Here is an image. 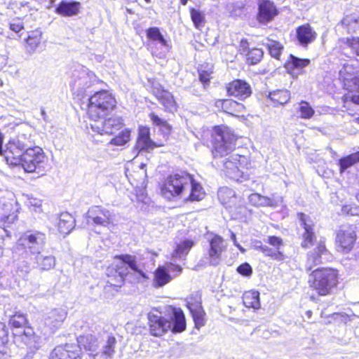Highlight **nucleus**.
Returning a JSON list of instances; mask_svg holds the SVG:
<instances>
[{
  "mask_svg": "<svg viewBox=\"0 0 359 359\" xmlns=\"http://www.w3.org/2000/svg\"><path fill=\"white\" fill-rule=\"evenodd\" d=\"M11 318L9 323L15 328L24 327L23 332L19 333L21 341L29 346L36 348L38 342V337L34 334L33 329L30 327H25L27 323L26 317L21 313H15L14 315H8Z\"/></svg>",
  "mask_w": 359,
  "mask_h": 359,
  "instance_id": "obj_10",
  "label": "nucleus"
},
{
  "mask_svg": "<svg viewBox=\"0 0 359 359\" xmlns=\"http://www.w3.org/2000/svg\"><path fill=\"white\" fill-rule=\"evenodd\" d=\"M228 95L244 100L248 97L251 93L250 85L242 80H234L226 86Z\"/></svg>",
  "mask_w": 359,
  "mask_h": 359,
  "instance_id": "obj_21",
  "label": "nucleus"
},
{
  "mask_svg": "<svg viewBox=\"0 0 359 359\" xmlns=\"http://www.w3.org/2000/svg\"><path fill=\"white\" fill-rule=\"evenodd\" d=\"M337 29L348 34L357 33L359 32V15L357 14L345 15L337 25Z\"/></svg>",
  "mask_w": 359,
  "mask_h": 359,
  "instance_id": "obj_27",
  "label": "nucleus"
},
{
  "mask_svg": "<svg viewBox=\"0 0 359 359\" xmlns=\"http://www.w3.org/2000/svg\"><path fill=\"white\" fill-rule=\"evenodd\" d=\"M7 336V330L6 329V325L3 323H0V344H3L4 342V339Z\"/></svg>",
  "mask_w": 359,
  "mask_h": 359,
  "instance_id": "obj_60",
  "label": "nucleus"
},
{
  "mask_svg": "<svg viewBox=\"0 0 359 359\" xmlns=\"http://www.w3.org/2000/svg\"><path fill=\"white\" fill-rule=\"evenodd\" d=\"M222 108L227 114L236 116H244L245 106L235 100L228 99L222 102Z\"/></svg>",
  "mask_w": 359,
  "mask_h": 359,
  "instance_id": "obj_31",
  "label": "nucleus"
},
{
  "mask_svg": "<svg viewBox=\"0 0 359 359\" xmlns=\"http://www.w3.org/2000/svg\"><path fill=\"white\" fill-rule=\"evenodd\" d=\"M218 198L226 208L229 209L234 208L241 203V198L236 196L234 190L228 187H222L219 189Z\"/></svg>",
  "mask_w": 359,
  "mask_h": 359,
  "instance_id": "obj_26",
  "label": "nucleus"
},
{
  "mask_svg": "<svg viewBox=\"0 0 359 359\" xmlns=\"http://www.w3.org/2000/svg\"><path fill=\"white\" fill-rule=\"evenodd\" d=\"M94 123H90V128L93 132L97 134L111 135L119 130L123 126V121L119 117H111L107 119H94Z\"/></svg>",
  "mask_w": 359,
  "mask_h": 359,
  "instance_id": "obj_14",
  "label": "nucleus"
},
{
  "mask_svg": "<svg viewBox=\"0 0 359 359\" xmlns=\"http://www.w3.org/2000/svg\"><path fill=\"white\" fill-rule=\"evenodd\" d=\"M236 136L226 128L217 129L214 137L212 154L215 158L228 155L236 145Z\"/></svg>",
  "mask_w": 359,
  "mask_h": 359,
  "instance_id": "obj_7",
  "label": "nucleus"
},
{
  "mask_svg": "<svg viewBox=\"0 0 359 359\" xmlns=\"http://www.w3.org/2000/svg\"><path fill=\"white\" fill-rule=\"evenodd\" d=\"M346 44L351 49L353 53L359 56V37H352L346 39Z\"/></svg>",
  "mask_w": 359,
  "mask_h": 359,
  "instance_id": "obj_54",
  "label": "nucleus"
},
{
  "mask_svg": "<svg viewBox=\"0 0 359 359\" xmlns=\"http://www.w3.org/2000/svg\"><path fill=\"white\" fill-rule=\"evenodd\" d=\"M116 339L114 336L109 335L107 337L105 344L102 348V355L107 358H111L115 353V347Z\"/></svg>",
  "mask_w": 359,
  "mask_h": 359,
  "instance_id": "obj_48",
  "label": "nucleus"
},
{
  "mask_svg": "<svg viewBox=\"0 0 359 359\" xmlns=\"http://www.w3.org/2000/svg\"><path fill=\"white\" fill-rule=\"evenodd\" d=\"M81 4L76 1H62L55 8V13L63 17L78 15L81 10Z\"/></svg>",
  "mask_w": 359,
  "mask_h": 359,
  "instance_id": "obj_24",
  "label": "nucleus"
},
{
  "mask_svg": "<svg viewBox=\"0 0 359 359\" xmlns=\"http://www.w3.org/2000/svg\"><path fill=\"white\" fill-rule=\"evenodd\" d=\"M57 229L58 231L67 235L71 232L75 225V219L69 212H62L58 217Z\"/></svg>",
  "mask_w": 359,
  "mask_h": 359,
  "instance_id": "obj_30",
  "label": "nucleus"
},
{
  "mask_svg": "<svg viewBox=\"0 0 359 359\" xmlns=\"http://www.w3.org/2000/svg\"><path fill=\"white\" fill-rule=\"evenodd\" d=\"M278 15V10L274 3L269 0H259L258 3L257 21L261 24H267L273 20Z\"/></svg>",
  "mask_w": 359,
  "mask_h": 359,
  "instance_id": "obj_19",
  "label": "nucleus"
},
{
  "mask_svg": "<svg viewBox=\"0 0 359 359\" xmlns=\"http://www.w3.org/2000/svg\"><path fill=\"white\" fill-rule=\"evenodd\" d=\"M248 42L245 39H243L241 41L240 47L243 49V51L248 48Z\"/></svg>",
  "mask_w": 359,
  "mask_h": 359,
  "instance_id": "obj_64",
  "label": "nucleus"
},
{
  "mask_svg": "<svg viewBox=\"0 0 359 359\" xmlns=\"http://www.w3.org/2000/svg\"><path fill=\"white\" fill-rule=\"evenodd\" d=\"M257 248L259 249L266 256L271 257L273 250L268 247L267 245H260L257 246Z\"/></svg>",
  "mask_w": 359,
  "mask_h": 359,
  "instance_id": "obj_62",
  "label": "nucleus"
},
{
  "mask_svg": "<svg viewBox=\"0 0 359 359\" xmlns=\"http://www.w3.org/2000/svg\"><path fill=\"white\" fill-rule=\"evenodd\" d=\"M114 217L113 211L101 205H93L86 212L88 223L106 228L114 225Z\"/></svg>",
  "mask_w": 359,
  "mask_h": 359,
  "instance_id": "obj_8",
  "label": "nucleus"
},
{
  "mask_svg": "<svg viewBox=\"0 0 359 359\" xmlns=\"http://www.w3.org/2000/svg\"><path fill=\"white\" fill-rule=\"evenodd\" d=\"M245 160V156H241L238 154H232L226 158L224 161V166L226 175L229 178L238 180L239 177L242 175L240 167Z\"/></svg>",
  "mask_w": 359,
  "mask_h": 359,
  "instance_id": "obj_20",
  "label": "nucleus"
},
{
  "mask_svg": "<svg viewBox=\"0 0 359 359\" xmlns=\"http://www.w3.org/2000/svg\"><path fill=\"white\" fill-rule=\"evenodd\" d=\"M32 143L30 134L26 133H19L11 138L4 151V157L7 163L18 165L19 158L24 154L27 148L32 147Z\"/></svg>",
  "mask_w": 359,
  "mask_h": 359,
  "instance_id": "obj_5",
  "label": "nucleus"
},
{
  "mask_svg": "<svg viewBox=\"0 0 359 359\" xmlns=\"http://www.w3.org/2000/svg\"><path fill=\"white\" fill-rule=\"evenodd\" d=\"M147 35L149 39L158 41L161 44V46H164L166 49H168L167 41L164 39L158 28L151 27L148 29Z\"/></svg>",
  "mask_w": 359,
  "mask_h": 359,
  "instance_id": "obj_47",
  "label": "nucleus"
},
{
  "mask_svg": "<svg viewBox=\"0 0 359 359\" xmlns=\"http://www.w3.org/2000/svg\"><path fill=\"white\" fill-rule=\"evenodd\" d=\"M172 280V276L164 266H158L154 272V284L156 287H162Z\"/></svg>",
  "mask_w": 359,
  "mask_h": 359,
  "instance_id": "obj_40",
  "label": "nucleus"
},
{
  "mask_svg": "<svg viewBox=\"0 0 359 359\" xmlns=\"http://www.w3.org/2000/svg\"><path fill=\"white\" fill-rule=\"evenodd\" d=\"M355 241V233L353 230H340L337 235L338 250L347 253L352 249Z\"/></svg>",
  "mask_w": 359,
  "mask_h": 359,
  "instance_id": "obj_22",
  "label": "nucleus"
},
{
  "mask_svg": "<svg viewBox=\"0 0 359 359\" xmlns=\"http://www.w3.org/2000/svg\"><path fill=\"white\" fill-rule=\"evenodd\" d=\"M359 162V151L351 154L339 160L340 171L342 172L353 164Z\"/></svg>",
  "mask_w": 359,
  "mask_h": 359,
  "instance_id": "obj_46",
  "label": "nucleus"
},
{
  "mask_svg": "<svg viewBox=\"0 0 359 359\" xmlns=\"http://www.w3.org/2000/svg\"><path fill=\"white\" fill-rule=\"evenodd\" d=\"M271 257L274 259V260H278V261H282L285 259V256L283 255V254L282 252H280L278 249L277 250H273L271 255Z\"/></svg>",
  "mask_w": 359,
  "mask_h": 359,
  "instance_id": "obj_61",
  "label": "nucleus"
},
{
  "mask_svg": "<svg viewBox=\"0 0 359 359\" xmlns=\"http://www.w3.org/2000/svg\"><path fill=\"white\" fill-rule=\"evenodd\" d=\"M95 81V76L93 72L81 68L80 70L74 71L70 85L74 93L81 95Z\"/></svg>",
  "mask_w": 359,
  "mask_h": 359,
  "instance_id": "obj_11",
  "label": "nucleus"
},
{
  "mask_svg": "<svg viewBox=\"0 0 359 359\" xmlns=\"http://www.w3.org/2000/svg\"><path fill=\"white\" fill-rule=\"evenodd\" d=\"M72 348L73 346L68 344L57 346L52 351L50 359H80L79 354Z\"/></svg>",
  "mask_w": 359,
  "mask_h": 359,
  "instance_id": "obj_29",
  "label": "nucleus"
},
{
  "mask_svg": "<svg viewBox=\"0 0 359 359\" xmlns=\"http://www.w3.org/2000/svg\"><path fill=\"white\" fill-rule=\"evenodd\" d=\"M42 32L38 29L31 32L26 39V48L28 52L34 53L41 44Z\"/></svg>",
  "mask_w": 359,
  "mask_h": 359,
  "instance_id": "obj_37",
  "label": "nucleus"
},
{
  "mask_svg": "<svg viewBox=\"0 0 359 359\" xmlns=\"http://www.w3.org/2000/svg\"><path fill=\"white\" fill-rule=\"evenodd\" d=\"M243 304L248 308L259 309L260 306L259 293L257 291H248L243 296Z\"/></svg>",
  "mask_w": 359,
  "mask_h": 359,
  "instance_id": "obj_41",
  "label": "nucleus"
},
{
  "mask_svg": "<svg viewBox=\"0 0 359 359\" xmlns=\"http://www.w3.org/2000/svg\"><path fill=\"white\" fill-rule=\"evenodd\" d=\"M154 94L164 106L165 109L168 111H172L175 109L176 103L172 95L170 92L165 90L157 89L154 90Z\"/></svg>",
  "mask_w": 359,
  "mask_h": 359,
  "instance_id": "obj_32",
  "label": "nucleus"
},
{
  "mask_svg": "<svg viewBox=\"0 0 359 359\" xmlns=\"http://www.w3.org/2000/svg\"><path fill=\"white\" fill-rule=\"evenodd\" d=\"M161 194L168 200L180 196L191 201H201L205 196L202 187L187 173L170 176L161 189Z\"/></svg>",
  "mask_w": 359,
  "mask_h": 359,
  "instance_id": "obj_1",
  "label": "nucleus"
},
{
  "mask_svg": "<svg viewBox=\"0 0 359 359\" xmlns=\"http://www.w3.org/2000/svg\"><path fill=\"white\" fill-rule=\"evenodd\" d=\"M23 28V23L20 20H15L10 24V29L15 33H18Z\"/></svg>",
  "mask_w": 359,
  "mask_h": 359,
  "instance_id": "obj_59",
  "label": "nucleus"
},
{
  "mask_svg": "<svg viewBox=\"0 0 359 359\" xmlns=\"http://www.w3.org/2000/svg\"><path fill=\"white\" fill-rule=\"evenodd\" d=\"M337 283V273L330 268L318 269L309 275L310 287L321 296L331 294Z\"/></svg>",
  "mask_w": 359,
  "mask_h": 359,
  "instance_id": "obj_3",
  "label": "nucleus"
},
{
  "mask_svg": "<svg viewBox=\"0 0 359 359\" xmlns=\"http://www.w3.org/2000/svg\"><path fill=\"white\" fill-rule=\"evenodd\" d=\"M237 271L243 276H249L252 274V269L249 264L244 263L237 268Z\"/></svg>",
  "mask_w": 359,
  "mask_h": 359,
  "instance_id": "obj_57",
  "label": "nucleus"
},
{
  "mask_svg": "<svg viewBox=\"0 0 359 359\" xmlns=\"http://www.w3.org/2000/svg\"><path fill=\"white\" fill-rule=\"evenodd\" d=\"M289 63L294 68L302 69L309 65L310 60L309 59H301L290 55Z\"/></svg>",
  "mask_w": 359,
  "mask_h": 359,
  "instance_id": "obj_52",
  "label": "nucleus"
},
{
  "mask_svg": "<svg viewBox=\"0 0 359 359\" xmlns=\"http://www.w3.org/2000/svg\"><path fill=\"white\" fill-rule=\"evenodd\" d=\"M297 39L300 45L306 46L312 43L316 38V33L309 24L299 26L296 32Z\"/></svg>",
  "mask_w": 359,
  "mask_h": 359,
  "instance_id": "obj_28",
  "label": "nucleus"
},
{
  "mask_svg": "<svg viewBox=\"0 0 359 359\" xmlns=\"http://www.w3.org/2000/svg\"><path fill=\"white\" fill-rule=\"evenodd\" d=\"M130 139V131L125 129L121 131L118 135L116 136L111 140V144L118 146H122L129 142Z\"/></svg>",
  "mask_w": 359,
  "mask_h": 359,
  "instance_id": "obj_50",
  "label": "nucleus"
},
{
  "mask_svg": "<svg viewBox=\"0 0 359 359\" xmlns=\"http://www.w3.org/2000/svg\"><path fill=\"white\" fill-rule=\"evenodd\" d=\"M163 142H155L150 137V129L147 126H140L134 151L139 154L142 151L150 152L155 147H162Z\"/></svg>",
  "mask_w": 359,
  "mask_h": 359,
  "instance_id": "obj_15",
  "label": "nucleus"
},
{
  "mask_svg": "<svg viewBox=\"0 0 359 359\" xmlns=\"http://www.w3.org/2000/svg\"><path fill=\"white\" fill-rule=\"evenodd\" d=\"M209 243L210 248L208 257L205 258L207 262H205V264L217 266L222 261V254L226 250V243L222 236L218 235H214L209 240Z\"/></svg>",
  "mask_w": 359,
  "mask_h": 359,
  "instance_id": "obj_13",
  "label": "nucleus"
},
{
  "mask_svg": "<svg viewBox=\"0 0 359 359\" xmlns=\"http://www.w3.org/2000/svg\"><path fill=\"white\" fill-rule=\"evenodd\" d=\"M248 201L255 207H276L277 205V203L273 199L257 193L251 194L248 196Z\"/></svg>",
  "mask_w": 359,
  "mask_h": 359,
  "instance_id": "obj_34",
  "label": "nucleus"
},
{
  "mask_svg": "<svg viewBox=\"0 0 359 359\" xmlns=\"http://www.w3.org/2000/svg\"><path fill=\"white\" fill-rule=\"evenodd\" d=\"M149 117L152 123L159 128V130L161 132L165 139L167 140L172 131V128L170 124L166 121L159 118L154 113H151Z\"/></svg>",
  "mask_w": 359,
  "mask_h": 359,
  "instance_id": "obj_43",
  "label": "nucleus"
},
{
  "mask_svg": "<svg viewBox=\"0 0 359 359\" xmlns=\"http://www.w3.org/2000/svg\"><path fill=\"white\" fill-rule=\"evenodd\" d=\"M264 45L266 46L269 54L273 57L278 60L280 59V54L283 50V46L280 42L267 38L264 42Z\"/></svg>",
  "mask_w": 359,
  "mask_h": 359,
  "instance_id": "obj_44",
  "label": "nucleus"
},
{
  "mask_svg": "<svg viewBox=\"0 0 359 359\" xmlns=\"http://www.w3.org/2000/svg\"><path fill=\"white\" fill-rule=\"evenodd\" d=\"M17 203L15 195L9 191H0V221L9 222L10 217L13 219L14 204Z\"/></svg>",
  "mask_w": 359,
  "mask_h": 359,
  "instance_id": "obj_17",
  "label": "nucleus"
},
{
  "mask_svg": "<svg viewBox=\"0 0 359 359\" xmlns=\"http://www.w3.org/2000/svg\"><path fill=\"white\" fill-rule=\"evenodd\" d=\"M18 164H21L25 172H33L39 169L45 159L42 149L39 147H29L19 158Z\"/></svg>",
  "mask_w": 359,
  "mask_h": 359,
  "instance_id": "obj_9",
  "label": "nucleus"
},
{
  "mask_svg": "<svg viewBox=\"0 0 359 359\" xmlns=\"http://www.w3.org/2000/svg\"><path fill=\"white\" fill-rule=\"evenodd\" d=\"M191 20L196 28L201 27L205 21V15L203 12L195 8L190 9Z\"/></svg>",
  "mask_w": 359,
  "mask_h": 359,
  "instance_id": "obj_51",
  "label": "nucleus"
},
{
  "mask_svg": "<svg viewBox=\"0 0 359 359\" xmlns=\"http://www.w3.org/2000/svg\"><path fill=\"white\" fill-rule=\"evenodd\" d=\"M339 74L345 89L349 90L359 88V65L356 62L344 64Z\"/></svg>",
  "mask_w": 359,
  "mask_h": 359,
  "instance_id": "obj_12",
  "label": "nucleus"
},
{
  "mask_svg": "<svg viewBox=\"0 0 359 359\" xmlns=\"http://www.w3.org/2000/svg\"><path fill=\"white\" fill-rule=\"evenodd\" d=\"M108 280L106 287H121L128 274V268L123 264L111 265L106 271Z\"/></svg>",
  "mask_w": 359,
  "mask_h": 359,
  "instance_id": "obj_18",
  "label": "nucleus"
},
{
  "mask_svg": "<svg viewBox=\"0 0 359 359\" xmlns=\"http://www.w3.org/2000/svg\"><path fill=\"white\" fill-rule=\"evenodd\" d=\"M267 243H269L271 245L276 247V249H278L279 246L283 244V241L279 237L272 236L268 237Z\"/></svg>",
  "mask_w": 359,
  "mask_h": 359,
  "instance_id": "obj_58",
  "label": "nucleus"
},
{
  "mask_svg": "<svg viewBox=\"0 0 359 359\" xmlns=\"http://www.w3.org/2000/svg\"><path fill=\"white\" fill-rule=\"evenodd\" d=\"M344 101L345 102H352L354 104H359V88L349 90L348 93L344 95Z\"/></svg>",
  "mask_w": 359,
  "mask_h": 359,
  "instance_id": "obj_53",
  "label": "nucleus"
},
{
  "mask_svg": "<svg viewBox=\"0 0 359 359\" xmlns=\"http://www.w3.org/2000/svg\"><path fill=\"white\" fill-rule=\"evenodd\" d=\"M187 306L192 315L196 328L199 329L205 324V312L199 303H190L188 302Z\"/></svg>",
  "mask_w": 359,
  "mask_h": 359,
  "instance_id": "obj_33",
  "label": "nucleus"
},
{
  "mask_svg": "<svg viewBox=\"0 0 359 359\" xmlns=\"http://www.w3.org/2000/svg\"><path fill=\"white\" fill-rule=\"evenodd\" d=\"M327 255V250L326 249L325 242L320 241L314 250L308 254L306 261L308 270H311L313 266L322 264L324 259H326Z\"/></svg>",
  "mask_w": 359,
  "mask_h": 359,
  "instance_id": "obj_23",
  "label": "nucleus"
},
{
  "mask_svg": "<svg viewBox=\"0 0 359 359\" xmlns=\"http://www.w3.org/2000/svg\"><path fill=\"white\" fill-rule=\"evenodd\" d=\"M163 266L165 268L168 273L170 275L171 273H173L174 276L180 275L182 271V268L180 266L171 262L165 264Z\"/></svg>",
  "mask_w": 359,
  "mask_h": 359,
  "instance_id": "obj_55",
  "label": "nucleus"
},
{
  "mask_svg": "<svg viewBox=\"0 0 359 359\" xmlns=\"http://www.w3.org/2000/svg\"><path fill=\"white\" fill-rule=\"evenodd\" d=\"M116 258L121 259L122 262L121 264H127L133 271L136 272L140 277L143 279H147L148 276L146 273L140 269L138 268L135 257L130 255H122L117 256Z\"/></svg>",
  "mask_w": 359,
  "mask_h": 359,
  "instance_id": "obj_38",
  "label": "nucleus"
},
{
  "mask_svg": "<svg viewBox=\"0 0 359 359\" xmlns=\"http://www.w3.org/2000/svg\"><path fill=\"white\" fill-rule=\"evenodd\" d=\"M263 51L259 48H252L246 54V60L250 65H256L261 61Z\"/></svg>",
  "mask_w": 359,
  "mask_h": 359,
  "instance_id": "obj_49",
  "label": "nucleus"
},
{
  "mask_svg": "<svg viewBox=\"0 0 359 359\" xmlns=\"http://www.w3.org/2000/svg\"><path fill=\"white\" fill-rule=\"evenodd\" d=\"M297 217L300 226L304 229V233L302 234V246L304 248H309L313 245V242L316 240L314 231V222L310 216L302 212L298 213Z\"/></svg>",
  "mask_w": 359,
  "mask_h": 359,
  "instance_id": "obj_16",
  "label": "nucleus"
},
{
  "mask_svg": "<svg viewBox=\"0 0 359 359\" xmlns=\"http://www.w3.org/2000/svg\"><path fill=\"white\" fill-rule=\"evenodd\" d=\"M77 341L80 348H83L86 351L93 353L97 348V339L91 334L80 336L77 339Z\"/></svg>",
  "mask_w": 359,
  "mask_h": 359,
  "instance_id": "obj_39",
  "label": "nucleus"
},
{
  "mask_svg": "<svg viewBox=\"0 0 359 359\" xmlns=\"http://www.w3.org/2000/svg\"><path fill=\"white\" fill-rule=\"evenodd\" d=\"M296 110L299 114V117L303 119H310L315 114V111L310 104L304 100H302L298 103Z\"/></svg>",
  "mask_w": 359,
  "mask_h": 359,
  "instance_id": "obj_45",
  "label": "nucleus"
},
{
  "mask_svg": "<svg viewBox=\"0 0 359 359\" xmlns=\"http://www.w3.org/2000/svg\"><path fill=\"white\" fill-rule=\"evenodd\" d=\"M28 205L33 206L36 208H39L41 205V202L40 200L36 198H29L27 201Z\"/></svg>",
  "mask_w": 359,
  "mask_h": 359,
  "instance_id": "obj_63",
  "label": "nucleus"
},
{
  "mask_svg": "<svg viewBox=\"0 0 359 359\" xmlns=\"http://www.w3.org/2000/svg\"><path fill=\"white\" fill-rule=\"evenodd\" d=\"M194 245V241L189 239H186L177 244L174 252L172 254V258L182 259L189 253V250Z\"/></svg>",
  "mask_w": 359,
  "mask_h": 359,
  "instance_id": "obj_36",
  "label": "nucleus"
},
{
  "mask_svg": "<svg viewBox=\"0 0 359 359\" xmlns=\"http://www.w3.org/2000/svg\"><path fill=\"white\" fill-rule=\"evenodd\" d=\"M150 333L161 337L168 331L182 332L186 329V320L181 309L171 308L167 316L149 313L148 314Z\"/></svg>",
  "mask_w": 359,
  "mask_h": 359,
  "instance_id": "obj_2",
  "label": "nucleus"
},
{
  "mask_svg": "<svg viewBox=\"0 0 359 359\" xmlns=\"http://www.w3.org/2000/svg\"><path fill=\"white\" fill-rule=\"evenodd\" d=\"M45 240L46 236L41 232H27L18 239L16 249L18 251L24 250L27 255L33 257L43 250Z\"/></svg>",
  "mask_w": 359,
  "mask_h": 359,
  "instance_id": "obj_6",
  "label": "nucleus"
},
{
  "mask_svg": "<svg viewBox=\"0 0 359 359\" xmlns=\"http://www.w3.org/2000/svg\"><path fill=\"white\" fill-rule=\"evenodd\" d=\"M269 97L273 102L274 106H278L286 104L290 100V94L286 90H277L271 92Z\"/></svg>",
  "mask_w": 359,
  "mask_h": 359,
  "instance_id": "obj_42",
  "label": "nucleus"
},
{
  "mask_svg": "<svg viewBox=\"0 0 359 359\" xmlns=\"http://www.w3.org/2000/svg\"><path fill=\"white\" fill-rule=\"evenodd\" d=\"M30 258L35 260L37 267L41 271L50 270L55 266V258L52 255L43 256L40 253Z\"/></svg>",
  "mask_w": 359,
  "mask_h": 359,
  "instance_id": "obj_35",
  "label": "nucleus"
},
{
  "mask_svg": "<svg viewBox=\"0 0 359 359\" xmlns=\"http://www.w3.org/2000/svg\"><path fill=\"white\" fill-rule=\"evenodd\" d=\"M67 317L63 309H55L48 312L44 318L45 325L51 330L60 327Z\"/></svg>",
  "mask_w": 359,
  "mask_h": 359,
  "instance_id": "obj_25",
  "label": "nucleus"
},
{
  "mask_svg": "<svg viewBox=\"0 0 359 359\" xmlns=\"http://www.w3.org/2000/svg\"><path fill=\"white\" fill-rule=\"evenodd\" d=\"M198 73H199V79L202 83H206L209 82V81L210 79V74L212 73V71H210V69L205 70V69H203V67L202 66L198 69Z\"/></svg>",
  "mask_w": 359,
  "mask_h": 359,
  "instance_id": "obj_56",
  "label": "nucleus"
},
{
  "mask_svg": "<svg viewBox=\"0 0 359 359\" xmlns=\"http://www.w3.org/2000/svg\"><path fill=\"white\" fill-rule=\"evenodd\" d=\"M116 106V100L105 90L95 93L89 99L88 113L93 120L102 118L111 112Z\"/></svg>",
  "mask_w": 359,
  "mask_h": 359,
  "instance_id": "obj_4",
  "label": "nucleus"
}]
</instances>
